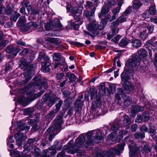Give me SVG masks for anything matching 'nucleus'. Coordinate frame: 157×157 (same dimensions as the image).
Instances as JSON below:
<instances>
[{
  "label": "nucleus",
  "instance_id": "obj_1",
  "mask_svg": "<svg viewBox=\"0 0 157 157\" xmlns=\"http://www.w3.org/2000/svg\"><path fill=\"white\" fill-rule=\"evenodd\" d=\"M86 135L87 139L85 144H84V143L85 140V135L81 134L76 139L74 146L69 150L67 153L71 154L81 150L84 151L85 149H82L84 147L86 148L87 150H90L91 148V146L94 144V140L96 143L101 142L104 136L98 129L90 131Z\"/></svg>",
  "mask_w": 157,
  "mask_h": 157
},
{
  "label": "nucleus",
  "instance_id": "obj_2",
  "mask_svg": "<svg viewBox=\"0 0 157 157\" xmlns=\"http://www.w3.org/2000/svg\"><path fill=\"white\" fill-rule=\"evenodd\" d=\"M34 82L29 83L25 86V90L29 92V91L32 90L33 92L35 90V87H37L39 89H45L48 87V80L44 78L41 79V77L39 76H36L33 79Z\"/></svg>",
  "mask_w": 157,
  "mask_h": 157
},
{
  "label": "nucleus",
  "instance_id": "obj_3",
  "mask_svg": "<svg viewBox=\"0 0 157 157\" xmlns=\"http://www.w3.org/2000/svg\"><path fill=\"white\" fill-rule=\"evenodd\" d=\"M37 141L35 138H31L27 141V144L23 147L24 152L28 153L31 151L32 153H35V155L39 156H40V149L36 147V144Z\"/></svg>",
  "mask_w": 157,
  "mask_h": 157
},
{
  "label": "nucleus",
  "instance_id": "obj_4",
  "mask_svg": "<svg viewBox=\"0 0 157 157\" xmlns=\"http://www.w3.org/2000/svg\"><path fill=\"white\" fill-rule=\"evenodd\" d=\"M90 95L91 99H94L95 100L92 102V107L93 110L97 111L98 113H100L101 111L100 109L102 106V102L101 101V98L100 96L97 95V91L94 89L92 88L91 90Z\"/></svg>",
  "mask_w": 157,
  "mask_h": 157
},
{
  "label": "nucleus",
  "instance_id": "obj_5",
  "mask_svg": "<svg viewBox=\"0 0 157 157\" xmlns=\"http://www.w3.org/2000/svg\"><path fill=\"white\" fill-rule=\"evenodd\" d=\"M29 62L27 63L23 62L20 65L21 68L23 69L24 70L27 69L28 70L24 73V79H22L21 82H19V84H23L27 82L32 78V76L34 75L33 71L30 69V67L29 66Z\"/></svg>",
  "mask_w": 157,
  "mask_h": 157
},
{
  "label": "nucleus",
  "instance_id": "obj_6",
  "mask_svg": "<svg viewBox=\"0 0 157 157\" xmlns=\"http://www.w3.org/2000/svg\"><path fill=\"white\" fill-rule=\"evenodd\" d=\"M42 59H44V62H42L41 63V64L42 66L41 69L44 72H48L50 70L49 67L51 64L50 58L48 56H46L44 53L40 52L39 54L37 60L40 61L42 60Z\"/></svg>",
  "mask_w": 157,
  "mask_h": 157
},
{
  "label": "nucleus",
  "instance_id": "obj_7",
  "mask_svg": "<svg viewBox=\"0 0 157 157\" xmlns=\"http://www.w3.org/2000/svg\"><path fill=\"white\" fill-rule=\"evenodd\" d=\"M141 62V58L139 57L136 54H133L130 58L127 61L126 66L129 67L133 68L138 66Z\"/></svg>",
  "mask_w": 157,
  "mask_h": 157
},
{
  "label": "nucleus",
  "instance_id": "obj_8",
  "mask_svg": "<svg viewBox=\"0 0 157 157\" xmlns=\"http://www.w3.org/2000/svg\"><path fill=\"white\" fill-rule=\"evenodd\" d=\"M125 144L123 143L118 144L117 147L110 149L107 153L108 157H114L116 155H118L123 152Z\"/></svg>",
  "mask_w": 157,
  "mask_h": 157
},
{
  "label": "nucleus",
  "instance_id": "obj_9",
  "mask_svg": "<svg viewBox=\"0 0 157 157\" xmlns=\"http://www.w3.org/2000/svg\"><path fill=\"white\" fill-rule=\"evenodd\" d=\"M128 144L129 148L130 157H141L140 150L134 144L133 140L129 141Z\"/></svg>",
  "mask_w": 157,
  "mask_h": 157
},
{
  "label": "nucleus",
  "instance_id": "obj_10",
  "mask_svg": "<svg viewBox=\"0 0 157 157\" xmlns=\"http://www.w3.org/2000/svg\"><path fill=\"white\" fill-rule=\"evenodd\" d=\"M63 115L56 116L55 120L54 122L53 125L47 129V132L48 133H50L52 130L53 131H54L57 130H59L61 129L62 125L63 123Z\"/></svg>",
  "mask_w": 157,
  "mask_h": 157
},
{
  "label": "nucleus",
  "instance_id": "obj_11",
  "mask_svg": "<svg viewBox=\"0 0 157 157\" xmlns=\"http://www.w3.org/2000/svg\"><path fill=\"white\" fill-rule=\"evenodd\" d=\"M74 18L76 21L73 23H72L71 25V29H76L82 23V18L79 15H75L73 16Z\"/></svg>",
  "mask_w": 157,
  "mask_h": 157
},
{
  "label": "nucleus",
  "instance_id": "obj_12",
  "mask_svg": "<svg viewBox=\"0 0 157 157\" xmlns=\"http://www.w3.org/2000/svg\"><path fill=\"white\" fill-rule=\"evenodd\" d=\"M122 113H121L119 114V116L118 117L113 123H111V130L114 132H117L119 128V121L121 120L122 117L121 115Z\"/></svg>",
  "mask_w": 157,
  "mask_h": 157
},
{
  "label": "nucleus",
  "instance_id": "obj_13",
  "mask_svg": "<svg viewBox=\"0 0 157 157\" xmlns=\"http://www.w3.org/2000/svg\"><path fill=\"white\" fill-rule=\"evenodd\" d=\"M143 27L141 26L136 27L134 25H132L127 30L126 33L127 34L128 33L129 35H132L133 33L138 34L143 30Z\"/></svg>",
  "mask_w": 157,
  "mask_h": 157
},
{
  "label": "nucleus",
  "instance_id": "obj_14",
  "mask_svg": "<svg viewBox=\"0 0 157 157\" xmlns=\"http://www.w3.org/2000/svg\"><path fill=\"white\" fill-rule=\"evenodd\" d=\"M124 94L122 89H118L117 93L115 94L114 97V101L117 104L121 105L122 103L121 99V97L123 98Z\"/></svg>",
  "mask_w": 157,
  "mask_h": 157
},
{
  "label": "nucleus",
  "instance_id": "obj_15",
  "mask_svg": "<svg viewBox=\"0 0 157 157\" xmlns=\"http://www.w3.org/2000/svg\"><path fill=\"white\" fill-rule=\"evenodd\" d=\"M14 137L16 140L17 144L18 146H21L24 140L26 138V135L20 132L17 133Z\"/></svg>",
  "mask_w": 157,
  "mask_h": 157
},
{
  "label": "nucleus",
  "instance_id": "obj_16",
  "mask_svg": "<svg viewBox=\"0 0 157 157\" xmlns=\"http://www.w3.org/2000/svg\"><path fill=\"white\" fill-rule=\"evenodd\" d=\"M41 91L40 93H37V94H34L33 93L34 92L35 90L33 92L32 91V90H30L29 91V92H27L25 90V87L24 88V93L25 94H26L27 95H29V96H30V98L33 100H34L36 98H37L39 97L44 92V90L45 89H44V88L43 89H41Z\"/></svg>",
  "mask_w": 157,
  "mask_h": 157
},
{
  "label": "nucleus",
  "instance_id": "obj_17",
  "mask_svg": "<svg viewBox=\"0 0 157 157\" xmlns=\"http://www.w3.org/2000/svg\"><path fill=\"white\" fill-rule=\"evenodd\" d=\"M20 51V49L17 47H13L12 46H8L6 49V51L8 53H10L11 57H13L16 56Z\"/></svg>",
  "mask_w": 157,
  "mask_h": 157
},
{
  "label": "nucleus",
  "instance_id": "obj_18",
  "mask_svg": "<svg viewBox=\"0 0 157 157\" xmlns=\"http://www.w3.org/2000/svg\"><path fill=\"white\" fill-rule=\"evenodd\" d=\"M144 110V108L142 106L137 105L132 106L131 112L133 116H135L137 113L142 111Z\"/></svg>",
  "mask_w": 157,
  "mask_h": 157
},
{
  "label": "nucleus",
  "instance_id": "obj_19",
  "mask_svg": "<svg viewBox=\"0 0 157 157\" xmlns=\"http://www.w3.org/2000/svg\"><path fill=\"white\" fill-rule=\"evenodd\" d=\"M123 100L124 101L122 103L125 106H129L132 104V99L131 97L124 94L123 97Z\"/></svg>",
  "mask_w": 157,
  "mask_h": 157
},
{
  "label": "nucleus",
  "instance_id": "obj_20",
  "mask_svg": "<svg viewBox=\"0 0 157 157\" xmlns=\"http://www.w3.org/2000/svg\"><path fill=\"white\" fill-rule=\"evenodd\" d=\"M126 17L124 15H122L119 17L117 20L111 23V24L114 26H117L119 23H122L126 21Z\"/></svg>",
  "mask_w": 157,
  "mask_h": 157
},
{
  "label": "nucleus",
  "instance_id": "obj_21",
  "mask_svg": "<svg viewBox=\"0 0 157 157\" xmlns=\"http://www.w3.org/2000/svg\"><path fill=\"white\" fill-rule=\"evenodd\" d=\"M123 86L125 93L126 94L129 93L131 91L133 90L134 88L133 86L129 82H128V83L124 84Z\"/></svg>",
  "mask_w": 157,
  "mask_h": 157
},
{
  "label": "nucleus",
  "instance_id": "obj_22",
  "mask_svg": "<svg viewBox=\"0 0 157 157\" xmlns=\"http://www.w3.org/2000/svg\"><path fill=\"white\" fill-rule=\"evenodd\" d=\"M83 7L82 6H80L78 7H74L72 8L71 12L75 14V15H79L81 14L82 13V10Z\"/></svg>",
  "mask_w": 157,
  "mask_h": 157
},
{
  "label": "nucleus",
  "instance_id": "obj_23",
  "mask_svg": "<svg viewBox=\"0 0 157 157\" xmlns=\"http://www.w3.org/2000/svg\"><path fill=\"white\" fill-rule=\"evenodd\" d=\"M38 25L34 21H32L28 23L26 27L27 31L32 30L34 28L37 27Z\"/></svg>",
  "mask_w": 157,
  "mask_h": 157
},
{
  "label": "nucleus",
  "instance_id": "obj_24",
  "mask_svg": "<svg viewBox=\"0 0 157 157\" xmlns=\"http://www.w3.org/2000/svg\"><path fill=\"white\" fill-rule=\"evenodd\" d=\"M13 7L12 4H11L7 5L6 8H5V10H4V14L7 15H11L14 11L13 10Z\"/></svg>",
  "mask_w": 157,
  "mask_h": 157
},
{
  "label": "nucleus",
  "instance_id": "obj_25",
  "mask_svg": "<svg viewBox=\"0 0 157 157\" xmlns=\"http://www.w3.org/2000/svg\"><path fill=\"white\" fill-rule=\"evenodd\" d=\"M21 4L23 6L26 8L28 12L30 11L31 10L32 6L30 4V2L29 1L23 0Z\"/></svg>",
  "mask_w": 157,
  "mask_h": 157
},
{
  "label": "nucleus",
  "instance_id": "obj_26",
  "mask_svg": "<svg viewBox=\"0 0 157 157\" xmlns=\"http://www.w3.org/2000/svg\"><path fill=\"white\" fill-rule=\"evenodd\" d=\"M131 123V118L128 116L125 115L123 117L122 124L124 126H128Z\"/></svg>",
  "mask_w": 157,
  "mask_h": 157
},
{
  "label": "nucleus",
  "instance_id": "obj_27",
  "mask_svg": "<svg viewBox=\"0 0 157 157\" xmlns=\"http://www.w3.org/2000/svg\"><path fill=\"white\" fill-rule=\"evenodd\" d=\"M18 129H20L21 130H25L26 132L28 131L30 129V127L27 126L26 124H24L21 122H19L17 123Z\"/></svg>",
  "mask_w": 157,
  "mask_h": 157
},
{
  "label": "nucleus",
  "instance_id": "obj_28",
  "mask_svg": "<svg viewBox=\"0 0 157 157\" xmlns=\"http://www.w3.org/2000/svg\"><path fill=\"white\" fill-rule=\"evenodd\" d=\"M109 11V7L106 5H105L102 8L101 13L98 14V17L99 18L101 17L102 15L108 13Z\"/></svg>",
  "mask_w": 157,
  "mask_h": 157
},
{
  "label": "nucleus",
  "instance_id": "obj_29",
  "mask_svg": "<svg viewBox=\"0 0 157 157\" xmlns=\"http://www.w3.org/2000/svg\"><path fill=\"white\" fill-rule=\"evenodd\" d=\"M59 65H60L61 66H64V67H65V71L67 69V66L65 62L64 59H62V61H60L59 63L55 62L54 63V68H56Z\"/></svg>",
  "mask_w": 157,
  "mask_h": 157
},
{
  "label": "nucleus",
  "instance_id": "obj_30",
  "mask_svg": "<svg viewBox=\"0 0 157 157\" xmlns=\"http://www.w3.org/2000/svg\"><path fill=\"white\" fill-rule=\"evenodd\" d=\"M121 81L124 82V84H125L128 83V80L129 79V77L128 74L125 72H123L121 75Z\"/></svg>",
  "mask_w": 157,
  "mask_h": 157
},
{
  "label": "nucleus",
  "instance_id": "obj_31",
  "mask_svg": "<svg viewBox=\"0 0 157 157\" xmlns=\"http://www.w3.org/2000/svg\"><path fill=\"white\" fill-rule=\"evenodd\" d=\"M52 56L54 61H59L61 60L60 61H62V59H64L59 53H54L52 55Z\"/></svg>",
  "mask_w": 157,
  "mask_h": 157
},
{
  "label": "nucleus",
  "instance_id": "obj_32",
  "mask_svg": "<svg viewBox=\"0 0 157 157\" xmlns=\"http://www.w3.org/2000/svg\"><path fill=\"white\" fill-rule=\"evenodd\" d=\"M11 153L13 155H16L17 157H22L24 156L23 154H25L26 153H25L23 151H17L16 149H15L12 151Z\"/></svg>",
  "mask_w": 157,
  "mask_h": 157
},
{
  "label": "nucleus",
  "instance_id": "obj_33",
  "mask_svg": "<svg viewBox=\"0 0 157 157\" xmlns=\"http://www.w3.org/2000/svg\"><path fill=\"white\" fill-rule=\"evenodd\" d=\"M11 20L14 21H16L20 16V14L15 11H13V13L11 14Z\"/></svg>",
  "mask_w": 157,
  "mask_h": 157
},
{
  "label": "nucleus",
  "instance_id": "obj_34",
  "mask_svg": "<svg viewBox=\"0 0 157 157\" xmlns=\"http://www.w3.org/2000/svg\"><path fill=\"white\" fill-rule=\"evenodd\" d=\"M132 43V45L136 48L140 47L142 45L140 40L137 39H133Z\"/></svg>",
  "mask_w": 157,
  "mask_h": 157
},
{
  "label": "nucleus",
  "instance_id": "obj_35",
  "mask_svg": "<svg viewBox=\"0 0 157 157\" xmlns=\"http://www.w3.org/2000/svg\"><path fill=\"white\" fill-rule=\"evenodd\" d=\"M90 23L86 25V27L88 31H93L95 29L96 26V25L94 22H93L92 23L90 21Z\"/></svg>",
  "mask_w": 157,
  "mask_h": 157
},
{
  "label": "nucleus",
  "instance_id": "obj_36",
  "mask_svg": "<svg viewBox=\"0 0 157 157\" xmlns=\"http://www.w3.org/2000/svg\"><path fill=\"white\" fill-rule=\"evenodd\" d=\"M130 42V40L126 38L122 39L119 43V45L121 47H124L127 46L128 44Z\"/></svg>",
  "mask_w": 157,
  "mask_h": 157
},
{
  "label": "nucleus",
  "instance_id": "obj_37",
  "mask_svg": "<svg viewBox=\"0 0 157 157\" xmlns=\"http://www.w3.org/2000/svg\"><path fill=\"white\" fill-rule=\"evenodd\" d=\"M7 145L8 147L11 148H13L14 146L12 143H14V140L13 139V137H10L7 139Z\"/></svg>",
  "mask_w": 157,
  "mask_h": 157
},
{
  "label": "nucleus",
  "instance_id": "obj_38",
  "mask_svg": "<svg viewBox=\"0 0 157 157\" xmlns=\"http://www.w3.org/2000/svg\"><path fill=\"white\" fill-rule=\"evenodd\" d=\"M26 21V19L25 17L21 16L20 17L18 20V22L17 23V25L20 26H23Z\"/></svg>",
  "mask_w": 157,
  "mask_h": 157
},
{
  "label": "nucleus",
  "instance_id": "obj_39",
  "mask_svg": "<svg viewBox=\"0 0 157 157\" xmlns=\"http://www.w3.org/2000/svg\"><path fill=\"white\" fill-rule=\"evenodd\" d=\"M155 37H152L150 40H148L147 42V44H149L151 45L154 47H157V40L154 42V41L155 40Z\"/></svg>",
  "mask_w": 157,
  "mask_h": 157
},
{
  "label": "nucleus",
  "instance_id": "obj_40",
  "mask_svg": "<svg viewBox=\"0 0 157 157\" xmlns=\"http://www.w3.org/2000/svg\"><path fill=\"white\" fill-rule=\"evenodd\" d=\"M138 54L140 57L144 58L147 55V52L144 49H140L138 51Z\"/></svg>",
  "mask_w": 157,
  "mask_h": 157
},
{
  "label": "nucleus",
  "instance_id": "obj_41",
  "mask_svg": "<svg viewBox=\"0 0 157 157\" xmlns=\"http://www.w3.org/2000/svg\"><path fill=\"white\" fill-rule=\"evenodd\" d=\"M148 35V33L147 32V30H144L143 29V30L140 33V37L141 39L144 40L146 38Z\"/></svg>",
  "mask_w": 157,
  "mask_h": 157
},
{
  "label": "nucleus",
  "instance_id": "obj_42",
  "mask_svg": "<svg viewBox=\"0 0 157 157\" xmlns=\"http://www.w3.org/2000/svg\"><path fill=\"white\" fill-rule=\"evenodd\" d=\"M57 112L56 109H54L52 111H51L48 114L45 116L47 118L52 119L53 118L55 115V114Z\"/></svg>",
  "mask_w": 157,
  "mask_h": 157
},
{
  "label": "nucleus",
  "instance_id": "obj_43",
  "mask_svg": "<svg viewBox=\"0 0 157 157\" xmlns=\"http://www.w3.org/2000/svg\"><path fill=\"white\" fill-rule=\"evenodd\" d=\"M142 5V3L140 1H136L133 3L132 6L134 9L137 10L139 9Z\"/></svg>",
  "mask_w": 157,
  "mask_h": 157
},
{
  "label": "nucleus",
  "instance_id": "obj_44",
  "mask_svg": "<svg viewBox=\"0 0 157 157\" xmlns=\"http://www.w3.org/2000/svg\"><path fill=\"white\" fill-rule=\"evenodd\" d=\"M54 26L57 28L60 29H63V25L60 23V21L58 19H56L54 24Z\"/></svg>",
  "mask_w": 157,
  "mask_h": 157
},
{
  "label": "nucleus",
  "instance_id": "obj_45",
  "mask_svg": "<svg viewBox=\"0 0 157 157\" xmlns=\"http://www.w3.org/2000/svg\"><path fill=\"white\" fill-rule=\"evenodd\" d=\"M66 75L69 78V80L71 82L75 81L76 79L75 76L74 74L67 73Z\"/></svg>",
  "mask_w": 157,
  "mask_h": 157
},
{
  "label": "nucleus",
  "instance_id": "obj_46",
  "mask_svg": "<svg viewBox=\"0 0 157 157\" xmlns=\"http://www.w3.org/2000/svg\"><path fill=\"white\" fill-rule=\"evenodd\" d=\"M134 137L136 139H142L145 137V133L144 132H140L135 133Z\"/></svg>",
  "mask_w": 157,
  "mask_h": 157
},
{
  "label": "nucleus",
  "instance_id": "obj_47",
  "mask_svg": "<svg viewBox=\"0 0 157 157\" xmlns=\"http://www.w3.org/2000/svg\"><path fill=\"white\" fill-rule=\"evenodd\" d=\"M17 101L19 103L23 105L26 103L27 100L26 98L24 96H22L18 98Z\"/></svg>",
  "mask_w": 157,
  "mask_h": 157
},
{
  "label": "nucleus",
  "instance_id": "obj_48",
  "mask_svg": "<svg viewBox=\"0 0 157 157\" xmlns=\"http://www.w3.org/2000/svg\"><path fill=\"white\" fill-rule=\"evenodd\" d=\"M156 10L155 6L152 5L150 6L148 10V13L151 15H154L156 13Z\"/></svg>",
  "mask_w": 157,
  "mask_h": 157
},
{
  "label": "nucleus",
  "instance_id": "obj_49",
  "mask_svg": "<svg viewBox=\"0 0 157 157\" xmlns=\"http://www.w3.org/2000/svg\"><path fill=\"white\" fill-rule=\"evenodd\" d=\"M57 100V98H51L48 103V105L49 107H51Z\"/></svg>",
  "mask_w": 157,
  "mask_h": 157
},
{
  "label": "nucleus",
  "instance_id": "obj_50",
  "mask_svg": "<svg viewBox=\"0 0 157 157\" xmlns=\"http://www.w3.org/2000/svg\"><path fill=\"white\" fill-rule=\"evenodd\" d=\"M142 116L143 120L145 121H148L150 117L147 112L143 113Z\"/></svg>",
  "mask_w": 157,
  "mask_h": 157
},
{
  "label": "nucleus",
  "instance_id": "obj_51",
  "mask_svg": "<svg viewBox=\"0 0 157 157\" xmlns=\"http://www.w3.org/2000/svg\"><path fill=\"white\" fill-rule=\"evenodd\" d=\"M143 150L146 153H149L151 150V147L149 145L146 144L144 145Z\"/></svg>",
  "mask_w": 157,
  "mask_h": 157
},
{
  "label": "nucleus",
  "instance_id": "obj_52",
  "mask_svg": "<svg viewBox=\"0 0 157 157\" xmlns=\"http://www.w3.org/2000/svg\"><path fill=\"white\" fill-rule=\"evenodd\" d=\"M106 154V151H103L101 152H98L94 154L93 156L94 157H105V155Z\"/></svg>",
  "mask_w": 157,
  "mask_h": 157
},
{
  "label": "nucleus",
  "instance_id": "obj_53",
  "mask_svg": "<svg viewBox=\"0 0 157 157\" xmlns=\"http://www.w3.org/2000/svg\"><path fill=\"white\" fill-rule=\"evenodd\" d=\"M147 28L148 30V33H151L154 30V27L153 25L151 24H148L147 26Z\"/></svg>",
  "mask_w": 157,
  "mask_h": 157
},
{
  "label": "nucleus",
  "instance_id": "obj_54",
  "mask_svg": "<svg viewBox=\"0 0 157 157\" xmlns=\"http://www.w3.org/2000/svg\"><path fill=\"white\" fill-rule=\"evenodd\" d=\"M111 27H112L113 28L112 30V35H113V36L116 35L117 33H118V31L119 30V29L115 27H116L117 26H114L113 25H112L111 26Z\"/></svg>",
  "mask_w": 157,
  "mask_h": 157
},
{
  "label": "nucleus",
  "instance_id": "obj_55",
  "mask_svg": "<svg viewBox=\"0 0 157 157\" xmlns=\"http://www.w3.org/2000/svg\"><path fill=\"white\" fill-rule=\"evenodd\" d=\"M117 134L115 132H113L110 133L108 136V138L109 140H113L116 138Z\"/></svg>",
  "mask_w": 157,
  "mask_h": 157
},
{
  "label": "nucleus",
  "instance_id": "obj_56",
  "mask_svg": "<svg viewBox=\"0 0 157 157\" xmlns=\"http://www.w3.org/2000/svg\"><path fill=\"white\" fill-rule=\"evenodd\" d=\"M24 112L26 114L29 115H31L33 110V109L31 108H27L25 109L24 110Z\"/></svg>",
  "mask_w": 157,
  "mask_h": 157
},
{
  "label": "nucleus",
  "instance_id": "obj_57",
  "mask_svg": "<svg viewBox=\"0 0 157 157\" xmlns=\"http://www.w3.org/2000/svg\"><path fill=\"white\" fill-rule=\"evenodd\" d=\"M106 6L109 7H111L116 4V2L115 1L113 0H110L105 2Z\"/></svg>",
  "mask_w": 157,
  "mask_h": 157
},
{
  "label": "nucleus",
  "instance_id": "obj_58",
  "mask_svg": "<svg viewBox=\"0 0 157 157\" xmlns=\"http://www.w3.org/2000/svg\"><path fill=\"white\" fill-rule=\"evenodd\" d=\"M115 90V86L113 85H109V94H113Z\"/></svg>",
  "mask_w": 157,
  "mask_h": 157
},
{
  "label": "nucleus",
  "instance_id": "obj_59",
  "mask_svg": "<svg viewBox=\"0 0 157 157\" xmlns=\"http://www.w3.org/2000/svg\"><path fill=\"white\" fill-rule=\"evenodd\" d=\"M75 106L78 108L82 107V103L79 99H78L75 103Z\"/></svg>",
  "mask_w": 157,
  "mask_h": 157
},
{
  "label": "nucleus",
  "instance_id": "obj_60",
  "mask_svg": "<svg viewBox=\"0 0 157 157\" xmlns=\"http://www.w3.org/2000/svg\"><path fill=\"white\" fill-rule=\"evenodd\" d=\"M40 10V8H35L33 10H31V14L35 15L38 14Z\"/></svg>",
  "mask_w": 157,
  "mask_h": 157
},
{
  "label": "nucleus",
  "instance_id": "obj_61",
  "mask_svg": "<svg viewBox=\"0 0 157 157\" xmlns=\"http://www.w3.org/2000/svg\"><path fill=\"white\" fill-rule=\"evenodd\" d=\"M56 148V146H55V145H53L52 147L49 148V150L52 151H51V152L52 153V156L53 155H54L56 153V151L55 149Z\"/></svg>",
  "mask_w": 157,
  "mask_h": 157
},
{
  "label": "nucleus",
  "instance_id": "obj_62",
  "mask_svg": "<svg viewBox=\"0 0 157 157\" xmlns=\"http://www.w3.org/2000/svg\"><path fill=\"white\" fill-rule=\"evenodd\" d=\"M143 121L142 115H138L136 117V119L135 122L136 123H141Z\"/></svg>",
  "mask_w": 157,
  "mask_h": 157
},
{
  "label": "nucleus",
  "instance_id": "obj_63",
  "mask_svg": "<svg viewBox=\"0 0 157 157\" xmlns=\"http://www.w3.org/2000/svg\"><path fill=\"white\" fill-rule=\"evenodd\" d=\"M39 120V118H37L36 119H29L28 120V123L29 124H32L35 122H38Z\"/></svg>",
  "mask_w": 157,
  "mask_h": 157
},
{
  "label": "nucleus",
  "instance_id": "obj_64",
  "mask_svg": "<svg viewBox=\"0 0 157 157\" xmlns=\"http://www.w3.org/2000/svg\"><path fill=\"white\" fill-rule=\"evenodd\" d=\"M121 36L120 35H118L116 37L113 38L112 40L115 43H117L118 42L120 39L121 38Z\"/></svg>",
  "mask_w": 157,
  "mask_h": 157
}]
</instances>
